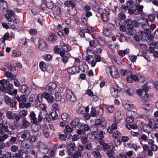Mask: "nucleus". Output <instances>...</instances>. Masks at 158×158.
I'll list each match as a JSON object with an SVG mask.
<instances>
[{"mask_svg": "<svg viewBox=\"0 0 158 158\" xmlns=\"http://www.w3.org/2000/svg\"><path fill=\"white\" fill-rule=\"evenodd\" d=\"M68 149L71 151H74L76 149V145L74 143H70L67 145Z\"/></svg>", "mask_w": 158, "mask_h": 158, "instance_id": "31", "label": "nucleus"}, {"mask_svg": "<svg viewBox=\"0 0 158 158\" xmlns=\"http://www.w3.org/2000/svg\"><path fill=\"white\" fill-rule=\"evenodd\" d=\"M111 148L109 150H108L106 152L107 155L110 158H112L114 154V147L113 146H111Z\"/></svg>", "mask_w": 158, "mask_h": 158, "instance_id": "26", "label": "nucleus"}, {"mask_svg": "<svg viewBox=\"0 0 158 158\" xmlns=\"http://www.w3.org/2000/svg\"><path fill=\"white\" fill-rule=\"evenodd\" d=\"M58 49H60V52H68L67 45L62 40L60 41V45L59 46V48L58 47V46H57L55 48V53H57V51Z\"/></svg>", "mask_w": 158, "mask_h": 158, "instance_id": "9", "label": "nucleus"}, {"mask_svg": "<svg viewBox=\"0 0 158 158\" xmlns=\"http://www.w3.org/2000/svg\"><path fill=\"white\" fill-rule=\"evenodd\" d=\"M128 77L127 78V81L130 83L132 80L137 81L140 82H142L144 81V78L143 76L140 74L133 75L132 74L131 72H129L127 73Z\"/></svg>", "mask_w": 158, "mask_h": 158, "instance_id": "2", "label": "nucleus"}, {"mask_svg": "<svg viewBox=\"0 0 158 158\" xmlns=\"http://www.w3.org/2000/svg\"><path fill=\"white\" fill-rule=\"evenodd\" d=\"M128 13L130 15H138L140 14V13L138 11L137 9H132L131 8H129L128 9Z\"/></svg>", "mask_w": 158, "mask_h": 158, "instance_id": "24", "label": "nucleus"}, {"mask_svg": "<svg viewBox=\"0 0 158 158\" xmlns=\"http://www.w3.org/2000/svg\"><path fill=\"white\" fill-rule=\"evenodd\" d=\"M27 114V110H23L19 112V116L21 118H24L26 116Z\"/></svg>", "mask_w": 158, "mask_h": 158, "instance_id": "42", "label": "nucleus"}, {"mask_svg": "<svg viewBox=\"0 0 158 158\" xmlns=\"http://www.w3.org/2000/svg\"><path fill=\"white\" fill-rule=\"evenodd\" d=\"M15 13L13 10H10V22L13 21L14 22H16V16H14Z\"/></svg>", "mask_w": 158, "mask_h": 158, "instance_id": "47", "label": "nucleus"}, {"mask_svg": "<svg viewBox=\"0 0 158 158\" xmlns=\"http://www.w3.org/2000/svg\"><path fill=\"white\" fill-rule=\"evenodd\" d=\"M49 117H51L53 120L57 119L58 118V115L56 110H52L48 114Z\"/></svg>", "mask_w": 158, "mask_h": 158, "instance_id": "32", "label": "nucleus"}, {"mask_svg": "<svg viewBox=\"0 0 158 158\" xmlns=\"http://www.w3.org/2000/svg\"><path fill=\"white\" fill-rule=\"evenodd\" d=\"M48 114L47 111H40L38 116V123H40L43 119L47 122H49V120L48 119Z\"/></svg>", "mask_w": 158, "mask_h": 158, "instance_id": "8", "label": "nucleus"}, {"mask_svg": "<svg viewBox=\"0 0 158 158\" xmlns=\"http://www.w3.org/2000/svg\"><path fill=\"white\" fill-rule=\"evenodd\" d=\"M89 127L87 124L81 123L77 129V133L79 135H81L84 134L86 131H89Z\"/></svg>", "mask_w": 158, "mask_h": 158, "instance_id": "6", "label": "nucleus"}, {"mask_svg": "<svg viewBox=\"0 0 158 158\" xmlns=\"http://www.w3.org/2000/svg\"><path fill=\"white\" fill-rule=\"evenodd\" d=\"M51 92H45L43 93V98H45L49 103H53L55 100L54 97L51 95Z\"/></svg>", "mask_w": 158, "mask_h": 158, "instance_id": "11", "label": "nucleus"}, {"mask_svg": "<svg viewBox=\"0 0 158 158\" xmlns=\"http://www.w3.org/2000/svg\"><path fill=\"white\" fill-rule=\"evenodd\" d=\"M129 49L128 48L124 50H120L118 52V54L121 57H123L126 54H127L129 53Z\"/></svg>", "mask_w": 158, "mask_h": 158, "instance_id": "28", "label": "nucleus"}, {"mask_svg": "<svg viewBox=\"0 0 158 158\" xmlns=\"http://www.w3.org/2000/svg\"><path fill=\"white\" fill-rule=\"evenodd\" d=\"M103 35L108 36L110 35V31L107 28H104L103 32Z\"/></svg>", "mask_w": 158, "mask_h": 158, "instance_id": "61", "label": "nucleus"}, {"mask_svg": "<svg viewBox=\"0 0 158 158\" xmlns=\"http://www.w3.org/2000/svg\"><path fill=\"white\" fill-rule=\"evenodd\" d=\"M20 90L22 93H25L29 94L31 91V89L26 85H23L20 87Z\"/></svg>", "mask_w": 158, "mask_h": 158, "instance_id": "17", "label": "nucleus"}, {"mask_svg": "<svg viewBox=\"0 0 158 158\" xmlns=\"http://www.w3.org/2000/svg\"><path fill=\"white\" fill-rule=\"evenodd\" d=\"M48 39L51 42H54L56 40L57 37L54 33H50L49 34Z\"/></svg>", "mask_w": 158, "mask_h": 158, "instance_id": "35", "label": "nucleus"}, {"mask_svg": "<svg viewBox=\"0 0 158 158\" xmlns=\"http://www.w3.org/2000/svg\"><path fill=\"white\" fill-rule=\"evenodd\" d=\"M66 99L72 102H74L76 100V98L73 92L69 89L66 90L65 92Z\"/></svg>", "mask_w": 158, "mask_h": 158, "instance_id": "10", "label": "nucleus"}, {"mask_svg": "<svg viewBox=\"0 0 158 158\" xmlns=\"http://www.w3.org/2000/svg\"><path fill=\"white\" fill-rule=\"evenodd\" d=\"M85 148L86 149L88 150L94 151L93 149L92 144L91 143H87L85 146Z\"/></svg>", "mask_w": 158, "mask_h": 158, "instance_id": "63", "label": "nucleus"}, {"mask_svg": "<svg viewBox=\"0 0 158 158\" xmlns=\"http://www.w3.org/2000/svg\"><path fill=\"white\" fill-rule=\"evenodd\" d=\"M126 127L128 129H136L137 128V125L135 124H127L126 125Z\"/></svg>", "mask_w": 158, "mask_h": 158, "instance_id": "44", "label": "nucleus"}, {"mask_svg": "<svg viewBox=\"0 0 158 158\" xmlns=\"http://www.w3.org/2000/svg\"><path fill=\"white\" fill-rule=\"evenodd\" d=\"M153 85V82L151 81H148L146 84L143 86L142 87V89L144 91L145 93L147 92Z\"/></svg>", "mask_w": 158, "mask_h": 158, "instance_id": "20", "label": "nucleus"}, {"mask_svg": "<svg viewBox=\"0 0 158 158\" xmlns=\"http://www.w3.org/2000/svg\"><path fill=\"white\" fill-rule=\"evenodd\" d=\"M0 84L4 86L5 85H9L10 86V85L9 81L8 80H6L4 79L0 80Z\"/></svg>", "mask_w": 158, "mask_h": 158, "instance_id": "50", "label": "nucleus"}, {"mask_svg": "<svg viewBox=\"0 0 158 158\" xmlns=\"http://www.w3.org/2000/svg\"><path fill=\"white\" fill-rule=\"evenodd\" d=\"M21 145L22 147L24 148H30V146L27 143L26 141L24 140L21 142Z\"/></svg>", "mask_w": 158, "mask_h": 158, "instance_id": "41", "label": "nucleus"}, {"mask_svg": "<svg viewBox=\"0 0 158 158\" xmlns=\"http://www.w3.org/2000/svg\"><path fill=\"white\" fill-rule=\"evenodd\" d=\"M57 54H60L62 57V60L63 63L65 64L68 62V59L70 57L68 52H60V49H58L57 51Z\"/></svg>", "mask_w": 158, "mask_h": 158, "instance_id": "7", "label": "nucleus"}, {"mask_svg": "<svg viewBox=\"0 0 158 158\" xmlns=\"http://www.w3.org/2000/svg\"><path fill=\"white\" fill-rule=\"evenodd\" d=\"M67 72L69 73L75 74L79 72V68L76 67H72L68 69Z\"/></svg>", "mask_w": 158, "mask_h": 158, "instance_id": "23", "label": "nucleus"}, {"mask_svg": "<svg viewBox=\"0 0 158 158\" xmlns=\"http://www.w3.org/2000/svg\"><path fill=\"white\" fill-rule=\"evenodd\" d=\"M21 55V53L20 52L16 50H14L13 51L12 56L14 58H15L18 57Z\"/></svg>", "mask_w": 158, "mask_h": 158, "instance_id": "58", "label": "nucleus"}, {"mask_svg": "<svg viewBox=\"0 0 158 158\" xmlns=\"http://www.w3.org/2000/svg\"><path fill=\"white\" fill-rule=\"evenodd\" d=\"M29 116L31 122L33 124H37L38 123V118L36 117L35 113L33 111L30 112Z\"/></svg>", "mask_w": 158, "mask_h": 158, "instance_id": "13", "label": "nucleus"}, {"mask_svg": "<svg viewBox=\"0 0 158 158\" xmlns=\"http://www.w3.org/2000/svg\"><path fill=\"white\" fill-rule=\"evenodd\" d=\"M91 153L95 158H101L102 157L101 155L98 151L94 150L92 151Z\"/></svg>", "mask_w": 158, "mask_h": 158, "instance_id": "45", "label": "nucleus"}, {"mask_svg": "<svg viewBox=\"0 0 158 158\" xmlns=\"http://www.w3.org/2000/svg\"><path fill=\"white\" fill-rule=\"evenodd\" d=\"M104 106L109 113H112L114 110V108L112 105L105 104Z\"/></svg>", "mask_w": 158, "mask_h": 158, "instance_id": "37", "label": "nucleus"}, {"mask_svg": "<svg viewBox=\"0 0 158 158\" xmlns=\"http://www.w3.org/2000/svg\"><path fill=\"white\" fill-rule=\"evenodd\" d=\"M10 81H13L14 85L16 86H19L20 84L18 79L16 78L17 72L16 71V68L14 66H10Z\"/></svg>", "mask_w": 158, "mask_h": 158, "instance_id": "1", "label": "nucleus"}, {"mask_svg": "<svg viewBox=\"0 0 158 158\" xmlns=\"http://www.w3.org/2000/svg\"><path fill=\"white\" fill-rule=\"evenodd\" d=\"M98 126H97V125L95 124L92 127L91 131L94 133V135L98 131L97 127Z\"/></svg>", "mask_w": 158, "mask_h": 158, "instance_id": "56", "label": "nucleus"}, {"mask_svg": "<svg viewBox=\"0 0 158 158\" xmlns=\"http://www.w3.org/2000/svg\"><path fill=\"white\" fill-rule=\"evenodd\" d=\"M140 118H143L144 120L148 121H151L152 120L150 117V116L148 114H143L140 116Z\"/></svg>", "mask_w": 158, "mask_h": 158, "instance_id": "43", "label": "nucleus"}, {"mask_svg": "<svg viewBox=\"0 0 158 158\" xmlns=\"http://www.w3.org/2000/svg\"><path fill=\"white\" fill-rule=\"evenodd\" d=\"M110 92L112 95L114 97L116 98L118 96V91L115 88L111 87L110 88Z\"/></svg>", "mask_w": 158, "mask_h": 158, "instance_id": "30", "label": "nucleus"}, {"mask_svg": "<svg viewBox=\"0 0 158 158\" xmlns=\"http://www.w3.org/2000/svg\"><path fill=\"white\" fill-rule=\"evenodd\" d=\"M17 90L16 89H14L13 92L10 91V96H12V98L15 99L18 95H17Z\"/></svg>", "mask_w": 158, "mask_h": 158, "instance_id": "60", "label": "nucleus"}, {"mask_svg": "<svg viewBox=\"0 0 158 158\" xmlns=\"http://www.w3.org/2000/svg\"><path fill=\"white\" fill-rule=\"evenodd\" d=\"M127 114L128 117L126 119V122L128 124H130L132 123L133 122V118L136 117L137 116L135 112L131 110L128 111Z\"/></svg>", "mask_w": 158, "mask_h": 158, "instance_id": "5", "label": "nucleus"}, {"mask_svg": "<svg viewBox=\"0 0 158 158\" xmlns=\"http://www.w3.org/2000/svg\"><path fill=\"white\" fill-rule=\"evenodd\" d=\"M98 44L101 46H104L106 43L105 41L100 38H98L97 40Z\"/></svg>", "mask_w": 158, "mask_h": 158, "instance_id": "55", "label": "nucleus"}, {"mask_svg": "<svg viewBox=\"0 0 158 158\" xmlns=\"http://www.w3.org/2000/svg\"><path fill=\"white\" fill-rule=\"evenodd\" d=\"M117 125L116 123H114L111 126L108 127L107 129L108 132L110 134L112 133L113 130H115L117 129Z\"/></svg>", "mask_w": 158, "mask_h": 158, "instance_id": "25", "label": "nucleus"}, {"mask_svg": "<svg viewBox=\"0 0 158 158\" xmlns=\"http://www.w3.org/2000/svg\"><path fill=\"white\" fill-rule=\"evenodd\" d=\"M81 123L80 122V119L78 118H76L71 122V124L73 127L74 128L77 127L78 128Z\"/></svg>", "mask_w": 158, "mask_h": 158, "instance_id": "18", "label": "nucleus"}, {"mask_svg": "<svg viewBox=\"0 0 158 158\" xmlns=\"http://www.w3.org/2000/svg\"><path fill=\"white\" fill-rule=\"evenodd\" d=\"M147 35V39L149 41V44L150 45L154 42L153 40L154 39V37L152 35L150 34L149 35Z\"/></svg>", "mask_w": 158, "mask_h": 158, "instance_id": "49", "label": "nucleus"}, {"mask_svg": "<svg viewBox=\"0 0 158 158\" xmlns=\"http://www.w3.org/2000/svg\"><path fill=\"white\" fill-rule=\"evenodd\" d=\"M79 69H80L82 72L84 73L85 70L88 68V66L83 61H81L79 64Z\"/></svg>", "mask_w": 158, "mask_h": 158, "instance_id": "21", "label": "nucleus"}, {"mask_svg": "<svg viewBox=\"0 0 158 158\" xmlns=\"http://www.w3.org/2000/svg\"><path fill=\"white\" fill-rule=\"evenodd\" d=\"M69 13L71 15H75L77 13V10L76 9L73 8L70 10H69Z\"/></svg>", "mask_w": 158, "mask_h": 158, "instance_id": "57", "label": "nucleus"}, {"mask_svg": "<svg viewBox=\"0 0 158 158\" xmlns=\"http://www.w3.org/2000/svg\"><path fill=\"white\" fill-rule=\"evenodd\" d=\"M57 87L56 84L53 82H50L48 85V89H54Z\"/></svg>", "mask_w": 158, "mask_h": 158, "instance_id": "59", "label": "nucleus"}, {"mask_svg": "<svg viewBox=\"0 0 158 158\" xmlns=\"http://www.w3.org/2000/svg\"><path fill=\"white\" fill-rule=\"evenodd\" d=\"M95 124L99 127H104L106 126V122L104 118H101L96 121Z\"/></svg>", "mask_w": 158, "mask_h": 158, "instance_id": "16", "label": "nucleus"}, {"mask_svg": "<svg viewBox=\"0 0 158 158\" xmlns=\"http://www.w3.org/2000/svg\"><path fill=\"white\" fill-rule=\"evenodd\" d=\"M152 125V121H149L148 124L144 125L143 127V131L148 134L150 133L153 130Z\"/></svg>", "mask_w": 158, "mask_h": 158, "instance_id": "12", "label": "nucleus"}, {"mask_svg": "<svg viewBox=\"0 0 158 158\" xmlns=\"http://www.w3.org/2000/svg\"><path fill=\"white\" fill-rule=\"evenodd\" d=\"M106 72L107 73H109L110 75L114 78H118L119 76L116 68L114 66L109 67L107 69Z\"/></svg>", "mask_w": 158, "mask_h": 158, "instance_id": "3", "label": "nucleus"}, {"mask_svg": "<svg viewBox=\"0 0 158 158\" xmlns=\"http://www.w3.org/2000/svg\"><path fill=\"white\" fill-rule=\"evenodd\" d=\"M8 134H4L3 135H0V142H2L9 137Z\"/></svg>", "mask_w": 158, "mask_h": 158, "instance_id": "62", "label": "nucleus"}, {"mask_svg": "<svg viewBox=\"0 0 158 158\" xmlns=\"http://www.w3.org/2000/svg\"><path fill=\"white\" fill-rule=\"evenodd\" d=\"M18 135L19 137L21 136L23 139H26V138H29L30 137V132L28 130H27L23 132L19 133Z\"/></svg>", "mask_w": 158, "mask_h": 158, "instance_id": "19", "label": "nucleus"}, {"mask_svg": "<svg viewBox=\"0 0 158 158\" xmlns=\"http://www.w3.org/2000/svg\"><path fill=\"white\" fill-rule=\"evenodd\" d=\"M62 119L64 121H68L70 119L69 115L66 113H63L61 115Z\"/></svg>", "mask_w": 158, "mask_h": 158, "instance_id": "40", "label": "nucleus"}, {"mask_svg": "<svg viewBox=\"0 0 158 158\" xmlns=\"http://www.w3.org/2000/svg\"><path fill=\"white\" fill-rule=\"evenodd\" d=\"M55 98L56 101H60L61 99V96L60 92H56L55 93Z\"/></svg>", "mask_w": 158, "mask_h": 158, "instance_id": "64", "label": "nucleus"}, {"mask_svg": "<svg viewBox=\"0 0 158 158\" xmlns=\"http://www.w3.org/2000/svg\"><path fill=\"white\" fill-rule=\"evenodd\" d=\"M16 98L19 102L25 103L26 102V99L25 96L24 95H21L20 97H19L18 95L17 98Z\"/></svg>", "mask_w": 158, "mask_h": 158, "instance_id": "39", "label": "nucleus"}, {"mask_svg": "<svg viewBox=\"0 0 158 158\" xmlns=\"http://www.w3.org/2000/svg\"><path fill=\"white\" fill-rule=\"evenodd\" d=\"M39 48L40 50L42 51L45 50L47 48V45L45 41L42 39L39 40Z\"/></svg>", "mask_w": 158, "mask_h": 158, "instance_id": "14", "label": "nucleus"}, {"mask_svg": "<svg viewBox=\"0 0 158 158\" xmlns=\"http://www.w3.org/2000/svg\"><path fill=\"white\" fill-rule=\"evenodd\" d=\"M140 35H142L143 34H145V35H149L151 33V31L149 29L148 27L143 29L142 30L140 31Z\"/></svg>", "mask_w": 158, "mask_h": 158, "instance_id": "29", "label": "nucleus"}, {"mask_svg": "<svg viewBox=\"0 0 158 158\" xmlns=\"http://www.w3.org/2000/svg\"><path fill=\"white\" fill-rule=\"evenodd\" d=\"M105 134V132L103 131H98L95 135L96 136H94L92 135L91 137L93 136L94 137V139H96L97 138L98 139H102L104 138V135Z\"/></svg>", "mask_w": 158, "mask_h": 158, "instance_id": "22", "label": "nucleus"}, {"mask_svg": "<svg viewBox=\"0 0 158 158\" xmlns=\"http://www.w3.org/2000/svg\"><path fill=\"white\" fill-rule=\"evenodd\" d=\"M37 147L38 148L39 152L42 154H46L48 152V146L43 142L39 141L37 143Z\"/></svg>", "mask_w": 158, "mask_h": 158, "instance_id": "4", "label": "nucleus"}, {"mask_svg": "<svg viewBox=\"0 0 158 158\" xmlns=\"http://www.w3.org/2000/svg\"><path fill=\"white\" fill-rule=\"evenodd\" d=\"M94 59L93 56L91 55H89L87 54L85 56V60L88 63H90V62Z\"/></svg>", "mask_w": 158, "mask_h": 158, "instance_id": "54", "label": "nucleus"}, {"mask_svg": "<svg viewBox=\"0 0 158 158\" xmlns=\"http://www.w3.org/2000/svg\"><path fill=\"white\" fill-rule=\"evenodd\" d=\"M139 139L140 143L143 141L145 142L148 140V137L145 135L143 134L139 136Z\"/></svg>", "mask_w": 158, "mask_h": 158, "instance_id": "53", "label": "nucleus"}, {"mask_svg": "<svg viewBox=\"0 0 158 158\" xmlns=\"http://www.w3.org/2000/svg\"><path fill=\"white\" fill-rule=\"evenodd\" d=\"M109 15H108L107 14H105V13H103L102 14L101 17L103 21L107 22L109 20L108 16Z\"/></svg>", "mask_w": 158, "mask_h": 158, "instance_id": "52", "label": "nucleus"}, {"mask_svg": "<svg viewBox=\"0 0 158 158\" xmlns=\"http://www.w3.org/2000/svg\"><path fill=\"white\" fill-rule=\"evenodd\" d=\"M0 90L3 92L5 91L9 94H10V86L9 85H7L6 88L2 85L0 86Z\"/></svg>", "mask_w": 158, "mask_h": 158, "instance_id": "34", "label": "nucleus"}, {"mask_svg": "<svg viewBox=\"0 0 158 158\" xmlns=\"http://www.w3.org/2000/svg\"><path fill=\"white\" fill-rule=\"evenodd\" d=\"M30 125V122L27 121L26 118H24L23 120V126L25 128H27Z\"/></svg>", "mask_w": 158, "mask_h": 158, "instance_id": "46", "label": "nucleus"}, {"mask_svg": "<svg viewBox=\"0 0 158 158\" xmlns=\"http://www.w3.org/2000/svg\"><path fill=\"white\" fill-rule=\"evenodd\" d=\"M123 105L124 108L128 110V111L134 108L133 105L129 103H123Z\"/></svg>", "mask_w": 158, "mask_h": 158, "instance_id": "36", "label": "nucleus"}, {"mask_svg": "<svg viewBox=\"0 0 158 158\" xmlns=\"http://www.w3.org/2000/svg\"><path fill=\"white\" fill-rule=\"evenodd\" d=\"M15 119L16 121H19L20 119V117L19 116L15 114L10 113V119Z\"/></svg>", "mask_w": 158, "mask_h": 158, "instance_id": "48", "label": "nucleus"}, {"mask_svg": "<svg viewBox=\"0 0 158 158\" xmlns=\"http://www.w3.org/2000/svg\"><path fill=\"white\" fill-rule=\"evenodd\" d=\"M9 125V124H8L7 125L2 126L0 127V135H3L7 133L9 134V131L8 128V126Z\"/></svg>", "mask_w": 158, "mask_h": 158, "instance_id": "15", "label": "nucleus"}, {"mask_svg": "<svg viewBox=\"0 0 158 158\" xmlns=\"http://www.w3.org/2000/svg\"><path fill=\"white\" fill-rule=\"evenodd\" d=\"M52 12L54 15H59L60 14V8L57 6H55L52 10Z\"/></svg>", "mask_w": 158, "mask_h": 158, "instance_id": "38", "label": "nucleus"}, {"mask_svg": "<svg viewBox=\"0 0 158 158\" xmlns=\"http://www.w3.org/2000/svg\"><path fill=\"white\" fill-rule=\"evenodd\" d=\"M19 152L20 158L25 157L26 158H27L28 156V152L24 150H20Z\"/></svg>", "mask_w": 158, "mask_h": 158, "instance_id": "27", "label": "nucleus"}, {"mask_svg": "<svg viewBox=\"0 0 158 158\" xmlns=\"http://www.w3.org/2000/svg\"><path fill=\"white\" fill-rule=\"evenodd\" d=\"M64 5L67 6H70L74 7L75 6L74 1L73 0L65 1L64 3Z\"/></svg>", "mask_w": 158, "mask_h": 158, "instance_id": "33", "label": "nucleus"}, {"mask_svg": "<svg viewBox=\"0 0 158 158\" xmlns=\"http://www.w3.org/2000/svg\"><path fill=\"white\" fill-rule=\"evenodd\" d=\"M39 66L40 69L43 71H45L46 70V65L45 63L43 62H40Z\"/></svg>", "mask_w": 158, "mask_h": 158, "instance_id": "51", "label": "nucleus"}]
</instances>
